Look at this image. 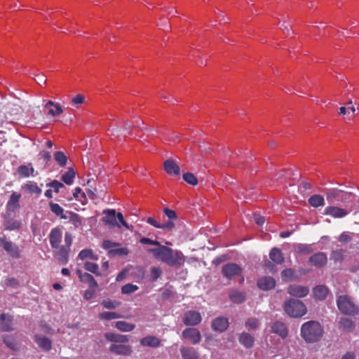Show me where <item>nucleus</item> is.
<instances>
[{"mask_svg": "<svg viewBox=\"0 0 359 359\" xmlns=\"http://www.w3.org/2000/svg\"><path fill=\"white\" fill-rule=\"evenodd\" d=\"M117 219H118V223L119 224L123 226H124L126 229H128V230H130V231H133V225H129L126 222V220L124 219V217H123V215H122V213L121 212H118L117 215Z\"/></svg>", "mask_w": 359, "mask_h": 359, "instance_id": "54", "label": "nucleus"}, {"mask_svg": "<svg viewBox=\"0 0 359 359\" xmlns=\"http://www.w3.org/2000/svg\"><path fill=\"white\" fill-rule=\"evenodd\" d=\"M105 338L111 342H114L115 344H123L128 341V337L126 335H123L120 334H115L111 332H107L104 334Z\"/></svg>", "mask_w": 359, "mask_h": 359, "instance_id": "23", "label": "nucleus"}, {"mask_svg": "<svg viewBox=\"0 0 359 359\" xmlns=\"http://www.w3.org/2000/svg\"><path fill=\"white\" fill-rule=\"evenodd\" d=\"M162 271L159 267H152L151 269V278L153 281L156 280L161 275Z\"/></svg>", "mask_w": 359, "mask_h": 359, "instance_id": "58", "label": "nucleus"}, {"mask_svg": "<svg viewBox=\"0 0 359 359\" xmlns=\"http://www.w3.org/2000/svg\"><path fill=\"white\" fill-rule=\"evenodd\" d=\"M47 186L53 188L55 193H59L61 189H65V186L57 180L52 181L47 184Z\"/></svg>", "mask_w": 359, "mask_h": 359, "instance_id": "53", "label": "nucleus"}, {"mask_svg": "<svg viewBox=\"0 0 359 359\" xmlns=\"http://www.w3.org/2000/svg\"><path fill=\"white\" fill-rule=\"evenodd\" d=\"M67 212L69 214V217H68V218H69L70 222L74 225V226L79 227V226L81 225V218L77 213H75L74 212Z\"/></svg>", "mask_w": 359, "mask_h": 359, "instance_id": "45", "label": "nucleus"}, {"mask_svg": "<svg viewBox=\"0 0 359 359\" xmlns=\"http://www.w3.org/2000/svg\"><path fill=\"white\" fill-rule=\"evenodd\" d=\"M351 240V236L346 232L342 233L339 238L341 243H348Z\"/></svg>", "mask_w": 359, "mask_h": 359, "instance_id": "62", "label": "nucleus"}, {"mask_svg": "<svg viewBox=\"0 0 359 359\" xmlns=\"http://www.w3.org/2000/svg\"><path fill=\"white\" fill-rule=\"evenodd\" d=\"M102 305L106 309H114L121 305V302L118 301L104 300L102 302Z\"/></svg>", "mask_w": 359, "mask_h": 359, "instance_id": "50", "label": "nucleus"}, {"mask_svg": "<svg viewBox=\"0 0 359 359\" xmlns=\"http://www.w3.org/2000/svg\"><path fill=\"white\" fill-rule=\"evenodd\" d=\"M180 352L183 359H198V354L192 347L182 346Z\"/></svg>", "mask_w": 359, "mask_h": 359, "instance_id": "27", "label": "nucleus"}, {"mask_svg": "<svg viewBox=\"0 0 359 359\" xmlns=\"http://www.w3.org/2000/svg\"><path fill=\"white\" fill-rule=\"evenodd\" d=\"M85 97L83 95L79 94L72 99V103L76 107L84 102Z\"/></svg>", "mask_w": 359, "mask_h": 359, "instance_id": "59", "label": "nucleus"}, {"mask_svg": "<svg viewBox=\"0 0 359 359\" xmlns=\"http://www.w3.org/2000/svg\"><path fill=\"white\" fill-rule=\"evenodd\" d=\"M48 205L50 211L55 216L65 219L68 218V216L66 214H65V210L59 204L54 203L53 201H50L48 203Z\"/></svg>", "mask_w": 359, "mask_h": 359, "instance_id": "25", "label": "nucleus"}, {"mask_svg": "<svg viewBox=\"0 0 359 359\" xmlns=\"http://www.w3.org/2000/svg\"><path fill=\"white\" fill-rule=\"evenodd\" d=\"M44 109H47V115L51 117H55L61 115L64 112L62 107L58 102H54L48 100L44 104Z\"/></svg>", "mask_w": 359, "mask_h": 359, "instance_id": "10", "label": "nucleus"}, {"mask_svg": "<svg viewBox=\"0 0 359 359\" xmlns=\"http://www.w3.org/2000/svg\"><path fill=\"white\" fill-rule=\"evenodd\" d=\"M328 294V288L325 285H318L313 289V295L318 300H323Z\"/></svg>", "mask_w": 359, "mask_h": 359, "instance_id": "32", "label": "nucleus"}, {"mask_svg": "<svg viewBox=\"0 0 359 359\" xmlns=\"http://www.w3.org/2000/svg\"><path fill=\"white\" fill-rule=\"evenodd\" d=\"M22 189H25L31 194H36L39 195L41 193V189L37 186L36 183L32 182H29L25 184L22 186Z\"/></svg>", "mask_w": 359, "mask_h": 359, "instance_id": "39", "label": "nucleus"}, {"mask_svg": "<svg viewBox=\"0 0 359 359\" xmlns=\"http://www.w3.org/2000/svg\"><path fill=\"white\" fill-rule=\"evenodd\" d=\"M326 198L329 203L344 202L352 198L351 194L335 189H329L326 192Z\"/></svg>", "mask_w": 359, "mask_h": 359, "instance_id": "7", "label": "nucleus"}, {"mask_svg": "<svg viewBox=\"0 0 359 359\" xmlns=\"http://www.w3.org/2000/svg\"><path fill=\"white\" fill-rule=\"evenodd\" d=\"M57 249L58 250L55 254L57 259L60 262L66 264L68 261V255L70 249L68 247L65 246H61Z\"/></svg>", "mask_w": 359, "mask_h": 359, "instance_id": "30", "label": "nucleus"}, {"mask_svg": "<svg viewBox=\"0 0 359 359\" xmlns=\"http://www.w3.org/2000/svg\"><path fill=\"white\" fill-rule=\"evenodd\" d=\"M0 247L2 248L13 258H20L21 251L19 248L13 242H11L4 234L0 236Z\"/></svg>", "mask_w": 359, "mask_h": 359, "instance_id": "6", "label": "nucleus"}, {"mask_svg": "<svg viewBox=\"0 0 359 359\" xmlns=\"http://www.w3.org/2000/svg\"><path fill=\"white\" fill-rule=\"evenodd\" d=\"M78 259L81 260L86 259H90L93 260H97L98 257L97 255L94 254L93 250L91 249H83L82 250L79 254L78 255Z\"/></svg>", "mask_w": 359, "mask_h": 359, "instance_id": "37", "label": "nucleus"}, {"mask_svg": "<svg viewBox=\"0 0 359 359\" xmlns=\"http://www.w3.org/2000/svg\"><path fill=\"white\" fill-rule=\"evenodd\" d=\"M309 203L311 206L318 208L325 205V199L321 195L315 194L309 198Z\"/></svg>", "mask_w": 359, "mask_h": 359, "instance_id": "36", "label": "nucleus"}, {"mask_svg": "<svg viewBox=\"0 0 359 359\" xmlns=\"http://www.w3.org/2000/svg\"><path fill=\"white\" fill-rule=\"evenodd\" d=\"M140 242L142 244H149V245H156V246L160 245V243L158 241H154L149 238H145V237L140 238Z\"/></svg>", "mask_w": 359, "mask_h": 359, "instance_id": "60", "label": "nucleus"}, {"mask_svg": "<svg viewBox=\"0 0 359 359\" xmlns=\"http://www.w3.org/2000/svg\"><path fill=\"white\" fill-rule=\"evenodd\" d=\"M54 158L61 167H64L67 164V158L62 151H56L54 154Z\"/></svg>", "mask_w": 359, "mask_h": 359, "instance_id": "42", "label": "nucleus"}, {"mask_svg": "<svg viewBox=\"0 0 359 359\" xmlns=\"http://www.w3.org/2000/svg\"><path fill=\"white\" fill-rule=\"evenodd\" d=\"M73 196L74 198L81 201L83 204L86 200L85 194L82 191V189L80 187H76L75 189Z\"/></svg>", "mask_w": 359, "mask_h": 359, "instance_id": "52", "label": "nucleus"}, {"mask_svg": "<svg viewBox=\"0 0 359 359\" xmlns=\"http://www.w3.org/2000/svg\"><path fill=\"white\" fill-rule=\"evenodd\" d=\"M62 233L60 229L56 227L53 228L49 234V241L51 247L53 249H57L62 241Z\"/></svg>", "mask_w": 359, "mask_h": 359, "instance_id": "13", "label": "nucleus"}, {"mask_svg": "<svg viewBox=\"0 0 359 359\" xmlns=\"http://www.w3.org/2000/svg\"><path fill=\"white\" fill-rule=\"evenodd\" d=\"M354 322L348 318H341L339 321V328L346 332H351L354 330Z\"/></svg>", "mask_w": 359, "mask_h": 359, "instance_id": "29", "label": "nucleus"}, {"mask_svg": "<svg viewBox=\"0 0 359 359\" xmlns=\"http://www.w3.org/2000/svg\"><path fill=\"white\" fill-rule=\"evenodd\" d=\"M323 332L321 325L315 320L306 322L301 327V336L309 343L319 341L322 338Z\"/></svg>", "mask_w": 359, "mask_h": 359, "instance_id": "2", "label": "nucleus"}, {"mask_svg": "<svg viewBox=\"0 0 359 359\" xmlns=\"http://www.w3.org/2000/svg\"><path fill=\"white\" fill-rule=\"evenodd\" d=\"M84 268L86 271H88L96 276L100 275V273L99 272V266L95 263L86 262L84 264Z\"/></svg>", "mask_w": 359, "mask_h": 359, "instance_id": "43", "label": "nucleus"}, {"mask_svg": "<svg viewBox=\"0 0 359 359\" xmlns=\"http://www.w3.org/2000/svg\"><path fill=\"white\" fill-rule=\"evenodd\" d=\"M182 337L189 339L191 344H197L201 340V334L196 328H187L182 332Z\"/></svg>", "mask_w": 359, "mask_h": 359, "instance_id": "12", "label": "nucleus"}, {"mask_svg": "<svg viewBox=\"0 0 359 359\" xmlns=\"http://www.w3.org/2000/svg\"><path fill=\"white\" fill-rule=\"evenodd\" d=\"M229 326V320L226 318L219 317L216 318L212 322V328L215 331L222 332L225 331Z\"/></svg>", "mask_w": 359, "mask_h": 359, "instance_id": "20", "label": "nucleus"}, {"mask_svg": "<svg viewBox=\"0 0 359 359\" xmlns=\"http://www.w3.org/2000/svg\"><path fill=\"white\" fill-rule=\"evenodd\" d=\"M271 332L278 334L282 339H285L288 334V330L286 325L280 321H276L272 324Z\"/></svg>", "mask_w": 359, "mask_h": 359, "instance_id": "16", "label": "nucleus"}, {"mask_svg": "<svg viewBox=\"0 0 359 359\" xmlns=\"http://www.w3.org/2000/svg\"><path fill=\"white\" fill-rule=\"evenodd\" d=\"M337 305L338 309L343 314L348 316H356L359 314V307L348 295L341 294L337 296Z\"/></svg>", "mask_w": 359, "mask_h": 359, "instance_id": "3", "label": "nucleus"}, {"mask_svg": "<svg viewBox=\"0 0 359 359\" xmlns=\"http://www.w3.org/2000/svg\"><path fill=\"white\" fill-rule=\"evenodd\" d=\"M222 273L227 279L232 280L236 277H241L240 283H243L244 281L243 269L236 264L228 263L224 264L222 268Z\"/></svg>", "mask_w": 359, "mask_h": 359, "instance_id": "5", "label": "nucleus"}, {"mask_svg": "<svg viewBox=\"0 0 359 359\" xmlns=\"http://www.w3.org/2000/svg\"><path fill=\"white\" fill-rule=\"evenodd\" d=\"M129 253V250L127 248H116V247L114 249H111L108 251V256L109 257H121V256H126Z\"/></svg>", "mask_w": 359, "mask_h": 359, "instance_id": "38", "label": "nucleus"}, {"mask_svg": "<svg viewBox=\"0 0 359 359\" xmlns=\"http://www.w3.org/2000/svg\"><path fill=\"white\" fill-rule=\"evenodd\" d=\"M260 325L259 320L256 318H250L245 322V327L250 330H256Z\"/></svg>", "mask_w": 359, "mask_h": 359, "instance_id": "44", "label": "nucleus"}, {"mask_svg": "<svg viewBox=\"0 0 359 359\" xmlns=\"http://www.w3.org/2000/svg\"><path fill=\"white\" fill-rule=\"evenodd\" d=\"M13 317L6 313L0 315V327L3 331H11L13 330Z\"/></svg>", "mask_w": 359, "mask_h": 359, "instance_id": "21", "label": "nucleus"}, {"mask_svg": "<svg viewBox=\"0 0 359 359\" xmlns=\"http://www.w3.org/2000/svg\"><path fill=\"white\" fill-rule=\"evenodd\" d=\"M352 209L345 205L344 208H340L334 205H330L325 208L324 214L330 215L334 218H342L346 217L351 212Z\"/></svg>", "mask_w": 359, "mask_h": 359, "instance_id": "8", "label": "nucleus"}, {"mask_svg": "<svg viewBox=\"0 0 359 359\" xmlns=\"http://www.w3.org/2000/svg\"><path fill=\"white\" fill-rule=\"evenodd\" d=\"M202 318L199 312L196 311H189L186 312L183 317V323L186 325L194 326L201 322Z\"/></svg>", "mask_w": 359, "mask_h": 359, "instance_id": "9", "label": "nucleus"}, {"mask_svg": "<svg viewBox=\"0 0 359 359\" xmlns=\"http://www.w3.org/2000/svg\"><path fill=\"white\" fill-rule=\"evenodd\" d=\"M163 212L170 219H177V215L174 210L165 208Z\"/></svg>", "mask_w": 359, "mask_h": 359, "instance_id": "61", "label": "nucleus"}, {"mask_svg": "<svg viewBox=\"0 0 359 359\" xmlns=\"http://www.w3.org/2000/svg\"><path fill=\"white\" fill-rule=\"evenodd\" d=\"M106 215L102 217V221L104 224L110 225L111 226L121 227V225L117 222V216L115 210H107L104 211Z\"/></svg>", "mask_w": 359, "mask_h": 359, "instance_id": "17", "label": "nucleus"}, {"mask_svg": "<svg viewBox=\"0 0 359 359\" xmlns=\"http://www.w3.org/2000/svg\"><path fill=\"white\" fill-rule=\"evenodd\" d=\"M120 246V243L111 241L109 240H105L102 243V247L104 249L108 250L114 249L115 247Z\"/></svg>", "mask_w": 359, "mask_h": 359, "instance_id": "56", "label": "nucleus"}, {"mask_svg": "<svg viewBox=\"0 0 359 359\" xmlns=\"http://www.w3.org/2000/svg\"><path fill=\"white\" fill-rule=\"evenodd\" d=\"M238 341L243 346L250 348L254 345L255 339L250 334L243 332L239 335Z\"/></svg>", "mask_w": 359, "mask_h": 359, "instance_id": "24", "label": "nucleus"}, {"mask_svg": "<svg viewBox=\"0 0 359 359\" xmlns=\"http://www.w3.org/2000/svg\"><path fill=\"white\" fill-rule=\"evenodd\" d=\"M140 342L143 346L156 348L161 346V340L158 337L151 335L143 337Z\"/></svg>", "mask_w": 359, "mask_h": 359, "instance_id": "22", "label": "nucleus"}, {"mask_svg": "<svg viewBox=\"0 0 359 359\" xmlns=\"http://www.w3.org/2000/svg\"><path fill=\"white\" fill-rule=\"evenodd\" d=\"M21 196H22L20 193L15 191H13L11 194L6 206L7 212H14L20 209V201Z\"/></svg>", "mask_w": 359, "mask_h": 359, "instance_id": "11", "label": "nucleus"}, {"mask_svg": "<svg viewBox=\"0 0 359 359\" xmlns=\"http://www.w3.org/2000/svg\"><path fill=\"white\" fill-rule=\"evenodd\" d=\"M34 168L32 167V163L28 165H21L18 168V172L22 177H28L34 175Z\"/></svg>", "mask_w": 359, "mask_h": 359, "instance_id": "28", "label": "nucleus"}, {"mask_svg": "<svg viewBox=\"0 0 359 359\" xmlns=\"http://www.w3.org/2000/svg\"><path fill=\"white\" fill-rule=\"evenodd\" d=\"M257 285L262 290H269L275 287L276 281L271 277L265 276L258 279Z\"/></svg>", "mask_w": 359, "mask_h": 359, "instance_id": "19", "label": "nucleus"}, {"mask_svg": "<svg viewBox=\"0 0 359 359\" xmlns=\"http://www.w3.org/2000/svg\"><path fill=\"white\" fill-rule=\"evenodd\" d=\"M39 156L42 159H43L46 162H48L51 158V155L50 152L42 151L40 152Z\"/></svg>", "mask_w": 359, "mask_h": 359, "instance_id": "64", "label": "nucleus"}, {"mask_svg": "<svg viewBox=\"0 0 359 359\" xmlns=\"http://www.w3.org/2000/svg\"><path fill=\"white\" fill-rule=\"evenodd\" d=\"M269 257L276 264H280L284 262L283 255L281 250L277 248L271 250Z\"/></svg>", "mask_w": 359, "mask_h": 359, "instance_id": "31", "label": "nucleus"}, {"mask_svg": "<svg viewBox=\"0 0 359 359\" xmlns=\"http://www.w3.org/2000/svg\"><path fill=\"white\" fill-rule=\"evenodd\" d=\"M229 299L234 303L241 304L245 299L244 292L234 290H231L229 294Z\"/></svg>", "mask_w": 359, "mask_h": 359, "instance_id": "33", "label": "nucleus"}, {"mask_svg": "<svg viewBox=\"0 0 359 359\" xmlns=\"http://www.w3.org/2000/svg\"><path fill=\"white\" fill-rule=\"evenodd\" d=\"M95 292V290L89 288L85 292L83 297L86 299H90L94 297Z\"/></svg>", "mask_w": 359, "mask_h": 359, "instance_id": "63", "label": "nucleus"}, {"mask_svg": "<svg viewBox=\"0 0 359 359\" xmlns=\"http://www.w3.org/2000/svg\"><path fill=\"white\" fill-rule=\"evenodd\" d=\"M75 177V172L73 168H69L67 172L62 176V180L67 184L70 185L73 183Z\"/></svg>", "mask_w": 359, "mask_h": 359, "instance_id": "41", "label": "nucleus"}, {"mask_svg": "<svg viewBox=\"0 0 359 359\" xmlns=\"http://www.w3.org/2000/svg\"><path fill=\"white\" fill-rule=\"evenodd\" d=\"M109 351L114 354L121 355H130L133 352L130 346L121 344H112L109 347Z\"/></svg>", "mask_w": 359, "mask_h": 359, "instance_id": "15", "label": "nucleus"}, {"mask_svg": "<svg viewBox=\"0 0 359 359\" xmlns=\"http://www.w3.org/2000/svg\"><path fill=\"white\" fill-rule=\"evenodd\" d=\"M283 309L290 317L299 318L306 313V307L300 300L290 299L284 303Z\"/></svg>", "mask_w": 359, "mask_h": 359, "instance_id": "4", "label": "nucleus"}, {"mask_svg": "<svg viewBox=\"0 0 359 359\" xmlns=\"http://www.w3.org/2000/svg\"><path fill=\"white\" fill-rule=\"evenodd\" d=\"M138 288L137 285L128 283L121 287V292L123 294H131L137 291Z\"/></svg>", "mask_w": 359, "mask_h": 359, "instance_id": "49", "label": "nucleus"}, {"mask_svg": "<svg viewBox=\"0 0 359 359\" xmlns=\"http://www.w3.org/2000/svg\"><path fill=\"white\" fill-rule=\"evenodd\" d=\"M327 255L323 252H318L309 258V262L316 267H323L327 264Z\"/></svg>", "mask_w": 359, "mask_h": 359, "instance_id": "18", "label": "nucleus"}, {"mask_svg": "<svg viewBox=\"0 0 359 359\" xmlns=\"http://www.w3.org/2000/svg\"><path fill=\"white\" fill-rule=\"evenodd\" d=\"M4 229L7 231H13L19 229L21 227L20 222L14 219H6L4 223Z\"/></svg>", "mask_w": 359, "mask_h": 359, "instance_id": "34", "label": "nucleus"}, {"mask_svg": "<svg viewBox=\"0 0 359 359\" xmlns=\"http://www.w3.org/2000/svg\"><path fill=\"white\" fill-rule=\"evenodd\" d=\"M121 316L116 312L107 311L101 313L99 318L102 320H111L121 318Z\"/></svg>", "mask_w": 359, "mask_h": 359, "instance_id": "46", "label": "nucleus"}, {"mask_svg": "<svg viewBox=\"0 0 359 359\" xmlns=\"http://www.w3.org/2000/svg\"><path fill=\"white\" fill-rule=\"evenodd\" d=\"M183 179L187 183L191 185H196L198 184L197 178L191 172H187L183 175Z\"/></svg>", "mask_w": 359, "mask_h": 359, "instance_id": "51", "label": "nucleus"}, {"mask_svg": "<svg viewBox=\"0 0 359 359\" xmlns=\"http://www.w3.org/2000/svg\"><path fill=\"white\" fill-rule=\"evenodd\" d=\"M116 327L122 332H130L135 327V325L126 321H117L116 323Z\"/></svg>", "mask_w": 359, "mask_h": 359, "instance_id": "40", "label": "nucleus"}, {"mask_svg": "<svg viewBox=\"0 0 359 359\" xmlns=\"http://www.w3.org/2000/svg\"><path fill=\"white\" fill-rule=\"evenodd\" d=\"M309 292V289L307 287L299 285H291L287 288V292L294 297H304Z\"/></svg>", "mask_w": 359, "mask_h": 359, "instance_id": "14", "label": "nucleus"}, {"mask_svg": "<svg viewBox=\"0 0 359 359\" xmlns=\"http://www.w3.org/2000/svg\"><path fill=\"white\" fill-rule=\"evenodd\" d=\"M355 111V107L352 105V102H350L346 104V106L340 107L339 114L342 115L353 114Z\"/></svg>", "mask_w": 359, "mask_h": 359, "instance_id": "47", "label": "nucleus"}, {"mask_svg": "<svg viewBox=\"0 0 359 359\" xmlns=\"http://www.w3.org/2000/svg\"><path fill=\"white\" fill-rule=\"evenodd\" d=\"M164 169L169 175H178L180 172V167L174 161L170 159L164 162Z\"/></svg>", "mask_w": 359, "mask_h": 359, "instance_id": "26", "label": "nucleus"}, {"mask_svg": "<svg viewBox=\"0 0 359 359\" xmlns=\"http://www.w3.org/2000/svg\"><path fill=\"white\" fill-rule=\"evenodd\" d=\"M344 251L341 249H338L332 251L330 258L334 262H341L344 259Z\"/></svg>", "mask_w": 359, "mask_h": 359, "instance_id": "48", "label": "nucleus"}, {"mask_svg": "<svg viewBox=\"0 0 359 359\" xmlns=\"http://www.w3.org/2000/svg\"><path fill=\"white\" fill-rule=\"evenodd\" d=\"M77 275L81 282L88 283L92 278L93 276L88 273H83L81 270L78 269Z\"/></svg>", "mask_w": 359, "mask_h": 359, "instance_id": "55", "label": "nucleus"}, {"mask_svg": "<svg viewBox=\"0 0 359 359\" xmlns=\"http://www.w3.org/2000/svg\"><path fill=\"white\" fill-rule=\"evenodd\" d=\"M157 248L149 250L154 257L170 266L180 265L184 262L183 255L181 252L173 250L165 245L158 246Z\"/></svg>", "mask_w": 359, "mask_h": 359, "instance_id": "1", "label": "nucleus"}, {"mask_svg": "<svg viewBox=\"0 0 359 359\" xmlns=\"http://www.w3.org/2000/svg\"><path fill=\"white\" fill-rule=\"evenodd\" d=\"M4 344L11 349H16V344L14 341L13 338L11 336L7 335L4 338Z\"/></svg>", "mask_w": 359, "mask_h": 359, "instance_id": "57", "label": "nucleus"}, {"mask_svg": "<svg viewBox=\"0 0 359 359\" xmlns=\"http://www.w3.org/2000/svg\"><path fill=\"white\" fill-rule=\"evenodd\" d=\"M35 341L45 351H49L51 348V341L47 337L36 336Z\"/></svg>", "mask_w": 359, "mask_h": 359, "instance_id": "35", "label": "nucleus"}]
</instances>
